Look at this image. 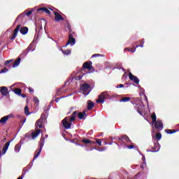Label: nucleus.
<instances>
[{
    "label": "nucleus",
    "mask_w": 179,
    "mask_h": 179,
    "mask_svg": "<svg viewBox=\"0 0 179 179\" xmlns=\"http://www.w3.org/2000/svg\"><path fill=\"white\" fill-rule=\"evenodd\" d=\"M80 120H83L85 115L86 116V112H80L78 113V111H74L71 116L66 117L62 121V124L65 129H71L72 127V123L76 120L78 117Z\"/></svg>",
    "instance_id": "obj_1"
},
{
    "label": "nucleus",
    "mask_w": 179,
    "mask_h": 179,
    "mask_svg": "<svg viewBox=\"0 0 179 179\" xmlns=\"http://www.w3.org/2000/svg\"><path fill=\"white\" fill-rule=\"evenodd\" d=\"M110 97V95L108 94V92H103L100 94V95L98 96V99L96 100L97 103L103 104L104 103V100L106 99H108Z\"/></svg>",
    "instance_id": "obj_2"
},
{
    "label": "nucleus",
    "mask_w": 179,
    "mask_h": 179,
    "mask_svg": "<svg viewBox=\"0 0 179 179\" xmlns=\"http://www.w3.org/2000/svg\"><path fill=\"white\" fill-rule=\"evenodd\" d=\"M90 85L87 83H84L80 86V89L83 91V94L87 96L90 93Z\"/></svg>",
    "instance_id": "obj_3"
},
{
    "label": "nucleus",
    "mask_w": 179,
    "mask_h": 179,
    "mask_svg": "<svg viewBox=\"0 0 179 179\" xmlns=\"http://www.w3.org/2000/svg\"><path fill=\"white\" fill-rule=\"evenodd\" d=\"M73 34H75V32H70L66 47L69 45V44H71V45H74L75 43H76V40L73 38Z\"/></svg>",
    "instance_id": "obj_4"
},
{
    "label": "nucleus",
    "mask_w": 179,
    "mask_h": 179,
    "mask_svg": "<svg viewBox=\"0 0 179 179\" xmlns=\"http://www.w3.org/2000/svg\"><path fill=\"white\" fill-rule=\"evenodd\" d=\"M92 62H86L83 64V67L81 69V71H83L84 69H88V71H92L93 69V66H92Z\"/></svg>",
    "instance_id": "obj_5"
},
{
    "label": "nucleus",
    "mask_w": 179,
    "mask_h": 179,
    "mask_svg": "<svg viewBox=\"0 0 179 179\" xmlns=\"http://www.w3.org/2000/svg\"><path fill=\"white\" fill-rule=\"evenodd\" d=\"M129 79L131 80V82H134L136 85L139 84V78L138 77L135 76L132 73H129Z\"/></svg>",
    "instance_id": "obj_6"
},
{
    "label": "nucleus",
    "mask_w": 179,
    "mask_h": 179,
    "mask_svg": "<svg viewBox=\"0 0 179 179\" xmlns=\"http://www.w3.org/2000/svg\"><path fill=\"white\" fill-rule=\"evenodd\" d=\"M154 124V127L157 131H162L163 129V122H162V120H157L155 122Z\"/></svg>",
    "instance_id": "obj_7"
},
{
    "label": "nucleus",
    "mask_w": 179,
    "mask_h": 179,
    "mask_svg": "<svg viewBox=\"0 0 179 179\" xmlns=\"http://www.w3.org/2000/svg\"><path fill=\"white\" fill-rule=\"evenodd\" d=\"M118 141L119 142H124V141H125V142H127V143H131V139L129 138V137H128V136L127 135H122L120 137H118Z\"/></svg>",
    "instance_id": "obj_8"
},
{
    "label": "nucleus",
    "mask_w": 179,
    "mask_h": 179,
    "mask_svg": "<svg viewBox=\"0 0 179 179\" xmlns=\"http://www.w3.org/2000/svg\"><path fill=\"white\" fill-rule=\"evenodd\" d=\"M159 150H160V144H159V142L155 141L154 145L152 147L151 152H159Z\"/></svg>",
    "instance_id": "obj_9"
},
{
    "label": "nucleus",
    "mask_w": 179,
    "mask_h": 179,
    "mask_svg": "<svg viewBox=\"0 0 179 179\" xmlns=\"http://www.w3.org/2000/svg\"><path fill=\"white\" fill-rule=\"evenodd\" d=\"M22 25L18 24L16 28L14 29V31L13 33V35L10 38V40H15V38H16V36H17V33H19V30H20V27Z\"/></svg>",
    "instance_id": "obj_10"
},
{
    "label": "nucleus",
    "mask_w": 179,
    "mask_h": 179,
    "mask_svg": "<svg viewBox=\"0 0 179 179\" xmlns=\"http://www.w3.org/2000/svg\"><path fill=\"white\" fill-rule=\"evenodd\" d=\"M0 93L3 96H8L9 94V90L6 87H0Z\"/></svg>",
    "instance_id": "obj_11"
},
{
    "label": "nucleus",
    "mask_w": 179,
    "mask_h": 179,
    "mask_svg": "<svg viewBox=\"0 0 179 179\" xmlns=\"http://www.w3.org/2000/svg\"><path fill=\"white\" fill-rule=\"evenodd\" d=\"M54 15H55V20L56 22H59V20L64 21L63 17H62L58 12L54 11Z\"/></svg>",
    "instance_id": "obj_12"
},
{
    "label": "nucleus",
    "mask_w": 179,
    "mask_h": 179,
    "mask_svg": "<svg viewBox=\"0 0 179 179\" xmlns=\"http://www.w3.org/2000/svg\"><path fill=\"white\" fill-rule=\"evenodd\" d=\"M34 46V44H33V43H31L28 46V48H27L25 50H24V51L22 52V54H23L24 55H27V54H29V51H31V48H33Z\"/></svg>",
    "instance_id": "obj_13"
},
{
    "label": "nucleus",
    "mask_w": 179,
    "mask_h": 179,
    "mask_svg": "<svg viewBox=\"0 0 179 179\" xmlns=\"http://www.w3.org/2000/svg\"><path fill=\"white\" fill-rule=\"evenodd\" d=\"M45 12V13H47V15H51V11H50V10H48V8H45V7H41L39 8L38 9V12Z\"/></svg>",
    "instance_id": "obj_14"
},
{
    "label": "nucleus",
    "mask_w": 179,
    "mask_h": 179,
    "mask_svg": "<svg viewBox=\"0 0 179 179\" xmlns=\"http://www.w3.org/2000/svg\"><path fill=\"white\" fill-rule=\"evenodd\" d=\"M24 14L22 13L20 14L17 17L15 20V22H17L19 20L20 23H23V21L24 20Z\"/></svg>",
    "instance_id": "obj_15"
},
{
    "label": "nucleus",
    "mask_w": 179,
    "mask_h": 179,
    "mask_svg": "<svg viewBox=\"0 0 179 179\" xmlns=\"http://www.w3.org/2000/svg\"><path fill=\"white\" fill-rule=\"evenodd\" d=\"M40 132H41V129H37L36 131L32 132L31 134L32 139H35L37 136H38V135H40Z\"/></svg>",
    "instance_id": "obj_16"
},
{
    "label": "nucleus",
    "mask_w": 179,
    "mask_h": 179,
    "mask_svg": "<svg viewBox=\"0 0 179 179\" xmlns=\"http://www.w3.org/2000/svg\"><path fill=\"white\" fill-rule=\"evenodd\" d=\"M20 31L21 34H23L24 36L25 34H27V33H29V28H27V27H21Z\"/></svg>",
    "instance_id": "obj_17"
},
{
    "label": "nucleus",
    "mask_w": 179,
    "mask_h": 179,
    "mask_svg": "<svg viewBox=\"0 0 179 179\" xmlns=\"http://www.w3.org/2000/svg\"><path fill=\"white\" fill-rule=\"evenodd\" d=\"M11 117H12L11 115H6L3 117L0 120V124H6V121H8V120H9V118H10Z\"/></svg>",
    "instance_id": "obj_18"
},
{
    "label": "nucleus",
    "mask_w": 179,
    "mask_h": 179,
    "mask_svg": "<svg viewBox=\"0 0 179 179\" xmlns=\"http://www.w3.org/2000/svg\"><path fill=\"white\" fill-rule=\"evenodd\" d=\"M9 145H10V141L7 142L2 150L3 152V155H5V153H6V151L8 150V149L9 148Z\"/></svg>",
    "instance_id": "obj_19"
},
{
    "label": "nucleus",
    "mask_w": 179,
    "mask_h": 179,
    "mask_svg": "<svg viewBox=\"0 0 179 179\" xmlns=\"http://www.w3.org/2000/svg\"><path fill=\"white\" fill-rule=\"evenodd\" d=\"M93 107H94V103L91 100L87 101V110H92Z\"/></svg>",
    "instance_id": "obj_20"
},
{
    "label": "nucleus",
    "mask_w": 179,
    "mask_h": 179,
    "mask_svg": "<svg viewBox=\"0 0 179 179\" xmlns=\"http://www.w3.org/2000/svg\"><path fill=\"white\" fill-rule=\"evenodd\" d=\"M45 120V115L43 113L41 116V118L36 121L37 124H43Z\"/></svg>",
    "instance_id": "obj_21"
},
{
    "label": "nucleus",
    "mask_w": 179,
    "mask_h": 179,
    "mask_svg": "<svg viewBox=\"0 0 179 179\" xmlns=\"http://www.w3.org/2000/svg\"><path fill=\"white\" fill-rule=\"evenodd\" d=\"M20 149H22V144L20 143H17L14 148L15 153H19V152H20Z\"/></svg>",
    "instance_id": "obj_22"
},
{
    "label": "nucleus",
    "mask_w": 179,
    "mask_h": 179,
    "mask_svg": "<svg viewBox=\"0 0 179 179\" xmlns=\"http://www.w3.org/2000/svg\"><path fill=\"white\" fill-rule=\"evenodd\" d=\"M41 150H42L40 148L36 150L33 160H36L38 157V156H40V153H41Z\"/></svg>",
    "instance_id": "obj_23"
},
{
    "label": "nucleus",
    "mask_w": 179,
    "mask_h": 179,
    "mask_svg": "<svg viewBox=\"0 0 179 179\" xmlns=\"http://www.w3.org/2000/svg\"><path fill=\"white\" fill-rule=\"evenodd\" d=\"M29 170H30V166H28L24 168L22 173V177H24V176H26V173H29Z\"/></svg>",
    "instance_id": "obj_24"
},
{
    "label": "nucleus",
    "mask_w": 179,
    "mask_h": 179,
    "mask_svg": "<svg viewBox=\"0 0 179 179\" xmlns=\"http://www.w3.org/2000/svg\"><path fill=\"white\" fill-rule=\"evenodd\" d=\"M20 61H22V58L18 57L15 62H14L13 65V68H15V66H18V65L20 64Z\"/></svg>",
    "instance_id": "obj_25"
},
{
    "label": "nucleus",
    "mask_w": 179,
    "mask_h": 179,
    "mask_svg": "<svg viewBox=\"0 0 179 179\" xmlns=\"http://www.w3.org/2000/svg\"><path fill=\"white\" fill-rule=\"evenodd\" d=\"M44 138L41 137L39 141V149L43 150V148L44 146Z\"/></svg>",
    "instance_id": "obj_26"
},
{
    "label": "nucleus",
    "mask_w": 179,
    "mask_h": 179,
    "mask_svg": "<svg viewBox=\"0 0 179 179\" xmlns=\"http://www.w3.org/2000/svg\"><path fill=\"white\" fill-rule=\"evenodd\" d=\"M13 92L15 94H17V96H20L22 93V90L20 88H15L13 90Z\"/></svg>",
    "instance_id": "obj_27"
},
{
    "label": "nucleus",
    "mask_w": 179,
    "mask_h": 179,
    "mask_svg": "<svg viewBox=\"0 0 179 179\" xmlns=\"http://www.w3.org/2000/svg\"><path fill=\"white\" fill-rule=\"evenodd\" d=\"M124 51H129V52H135L136 51V47L134 48H125Z\"/></svg>",
    "instance_id": "obj_28"
},
{
    "label": "nucleus",
    "mask_w": 179,
    "mask_h": 179,
    "mask_svg": "<svg viewBox=\"0 0 179 179\" xmlns=\"http://www.w3.org/2000/svg\"><path fill=\"white\" fill-rule=\"evenodd\" d=\"M151 120H152V122L153 124H155V122H156L157 120V117H156V113H152L151 114Z\"/></svg>",
    "instance_id": "obj_29"
},
{
    "label": "nucleus",
    "mask_w": 179,
    "mask_h": 179,
    "mask_svg": "<svg viewBox=\"0 0 179 179\" xmlns=\"http://www.w3.org/2000/svg\"><path fill=\"white\" fill-rule=\"evenodd\" d=\"M178 131L176 130V129H165V132L166 134H176V132H177Z\"/></svg>",
    "instance_id": "obj_30"
},
{
    "label": "nucleus",
    "mask_w": 179,
    "mask_h": 179,
    "mask_svg": "<svg viewBox=\"0 0 179 179\" xmlns=\"http://www.w3.org/2000/svg\"><path fill=\"white\" fill-rule=\"evenodd\" d=\"M82 142H83V143H85V145H89V143H94V142H93L90 140L86 139V138L83 139Z\"/></svg>",
    "instance_id": "obj_31"
},
{
    "label": "nucleus",
    "mask_w": 179,
    "mask_h": 179,
    "mask_svg": "<svg viewBox=\"0 0 179 179\" xmlns=\"http://www.w3.org/2000/svg\"><path fill=\"white\" fill-rule=\"evenodd\" d=\"M23 13L24 14V16H30V15H31V13H33V10H24L23 12Z\"/></svg>",
    "instance_id": "obj_32"
},
{
    "label": "nucleus",
    "mask_w": 179,
    "mask_h": 179,
    "mask_svg": "<svg viewBox=\"0 0 179 179\" xmlns=\"http://www.w3.org/2000/svg\"><path fill=\"white\" fill-rule=\"evenodd\" d=\"M140 45H136V48H138V47H143V44H145V39H142L141 41H139Z\"/></svg>",
    "instance_id": "obj_33"
},
{
    "label": "nucleus",
    "mask_w": 179,
    "mask_h": 179,
    "mask_svg": "<svg viewBox=\"0 0 179 179\" xmlns=\"http://www.w3.org/2000/svg\"><path fill=\"white\" fill-rule=\"evenodd\" d=\"M24 113L25 115H30V112L29 111V106H27L24 107Z\"/></svg>",
    "instance_id": "obj_34"
},
{
    "label": "nucleus",
    "mask_w": 179,
    "mask_h": 179,
    "mask_svg": "<svg viewBox=\"0 0 179 179\" xmlns=\"http://www.w3.org/2000/svg\"><path fill=\"white\" fill-rule=\"evenodd\" d=\"M131 100L130 97H123L120 101H122L123 103H127V101H129Z\"/></svg>",
    "instance_id": "obj_35"
},
{
    "label": "nucleus",
    "mask_w": 179,
    "mask_h": 179,
    "mask_svg": "<svg viewBox=\"0 0 179 179\" xmlns=\"http://www.w3.org/2000/svg\"><path fill=\"white\" fill-rule=\"evenodd\" d=\"M155 138L157 141H160V139H162V133H157L155 134Z\"/></svg>",
    "instance_id": "obj_36"
},
{
    "label": "nucleus",
    "mask_w": 179,
    "mask_h": 179,
    "mask_svg": "<svg viewBox=\"0 0 179 179\" xmlns=\"http://www.w3.org/2000/svg\"><path fill=\"white\" fill-rule=\"evenodd\" d=\"M62 52L64 55H69L71 54V50H62Z\"/></svg>",
    "instance_id": "obj_37"
},
{
    "label": "nucleus",
    "mask_w": 179,
    "mask_h": 179,
    "mask_svg": "<svg viewBox=\"0 0 179 179\" xmlns=\"http://www.w3.org/2000/svg\"><path fill=\"white\" fill-rule=\"evenodd\" d=\"M34 103H35V104L38 105V103H40V101L38 100V98H37V96H34Z\"/></svg>",
    "instance_id": "obj_38"
},
{
    "label": "nucleus",
    "mask_w": 179,
    "mask_h": 179,
    "mask_svg": "<svg viewBox=\"0 0 179 179\" xmlns=\"http://www.w3.org/2000/svg\"><path fill=\"white\" fill-rule=\"evenodd\" d=\"M9 70L5 67L4 69H2L0 71V73H6V72H8Z\"/></svg>",
    "instance_id": "obj_39"
},
{
    "label": "nucleus",
    "mask_w": 179,
    "mask_h": 179,
    "mask_svg": "<svg viewBox=\"0 0 179 179\" xmlns=\"http://www.w3.org/2000/svg\"><path fill=\"white\" fill-rule=\"evenodd\" d=\"M36 127L37 128V129H41V128H43V124H37L36 123Z\"/></svg>",
    "instance_id": "obj_40"
},
{
    "label": "nucleus",
    "mask_w": 179,
    "mask_h": 179,
    "mask_svg": "<svg viewBox=\"0 0 179 179\" xmlns=\"http://www.w3.org/2000/svg\"><path fill=\"white\" fill-rule=\"evenodd\" d=\"M66 28L69 29V34H71V33H73V31H72V29H71V24H68Z\"/></svg>",
    "instance_id": "obj_41"
},
{
    "label": "nucleus",
    "mask_w": 179,
    "mask_h": 179,
    "mask_svg": "<svg viewBox=\"0 0 179 179\" xmlns=\"http://www.w3.org/2000/svg\"><path fill=\"white\" fill-rule=\"evenodd\" d=\"M83 78V75H79L78 76L76 77V80H80Z\"/></svg>",
    "instance_id": "obj_42"
},
{
    "label": "nucleus",
    "mask_w": 179,
    "mask_h": 179,
    "mask_svg": "<svg viewBox=\"0 0 179 179\" xmlns=\"http://www.w3.org/2000/svg\"><path fill=\"white\" fill-rule=\"evenodd\" d=\"M92 57V58H96V57H103V55L101 54H94Z\"/></svg>",
    "instance_id": "obj_43"
},
{
    "label": "nucleus",
    "mask_w": 179,
    "mask_h": 179,
    "mask_svg": "<svg viewBox=\"0 0 179 179\" xmlns=\"http://www.w3.org/2000/svg\"><path fill=\"white\" fill-rule=\"evenodd\" d=\"M96 143L99 145V146H101V140L96 138Z\"/></svg>",
    "instance_id": "obj_44"
},
{
    "label": "nucleus",
    "mask_w": 179,
    "mask_h": 179,
    "mask_svg": "<svg viewBox=\"0 0 179 179\" xmlns=\"http://www.w3.org/2000/svg\"><path fill=\"white\" fill-rule=\"evenodd\" d=\"M117 89H121L122 87H124V84H120L116 86Z\"/></svg>",
    "instance_id": "obj_45"
},
{
    "label": "nucleus",
    "mask_w": 179,
    "mask_h": 179,
    "mask_svg": "<svg viewBox=\"0 0 179 179\" xmlns=\"http://www.w3.org/2000/svg\"><path fill=\"white\" fill-rule=\"evenodd\" d=\"M10 62H12V59L7 60V61H6V62L4 63V65H9V64H10Z\"/></svg>",
    "instance_id": "obj_46"
},
{
    "label": "nucleus",
    "mask_w": 179,
    "mask_h": 179,
    "mask_svg": "<svg viewBox=\"0 0 179 179\" xmlns=\"http://www.w3.org/2000/svg\"><path fill=\"white\" fill-rule=\"evenodd\" d=\"M61 99H62V97L56 98V99H55V101L56 103H58V101H59V100H61Z\"/></svg>",
    "instance_id": "obj_47"
},
{
    "label": "nucleus",
    "mask_w": 179,
    "mask_h": 179,
    "mask_svg": "<svg viewBox=\"0 0 179 179\" xmlns=\"http://www.w3.org/2000/svg\"><path fill=\"white\" fill-rule=\"evenodd\" d=\"M20 96H21V97H23L24 99L27 97V95H26L25 94H21Z\"/></svg>",
    "instance_id": "obj_48"
},
{
    "label": "nucleus",
    "mask_w": 179,
    "mask_h": 179,
    "mask_svg": "<svg viewBox=\"0 0 179 179\" xmlns=\"http://www.w3.org/2000/svg\"><path fill=\"white\" fill-rule=\"evenodd\" d=\"M29 92L30 93H31V92H34V90H33V88H31V87H29Z\"/></svg>",
    "instance_id": "obj_49"
},
{
    "label": "nucleus",
    "mask_w": 179,
    "mask_h": 179,
    "mask_svg": "<svg viewBox=\"0 0 179 179\" xmlns=\"http://www.w3.org/2000/svg\"><path fill=\"white\" fill-rule=\"evenodd\" d=\"M128 149H134V145H128Z\"/></svg>",
    "instance_id": "obj_50"
},
{
    "label": "nucleus",
    "mask_w": 179,
    "mask_h": 179,
    "mask_svg": "<svg viewBox=\"0 0 179 179\" xmlns=\"http://www.w3.org/2000/svg\"><path fill=\"white\" fill-rule=\"evenodd\" d=\"M137 113H138V114H140V115H142V111H141L139 109H137Z\"/></svg>",
    "instance_id": "obj_51"
},
{
    "label": "nucleus",
    "mask_w": 179,
    "mask_h": 179,
    "mask_svg": "<svg viewBox=\"0 0 179 179\" xmlns=\"http://www.w3.org/2000/svg\"><path fill=\"white\" fill-rule=\"evenodd\" d=\"M23 177H24V176H23V175H21V176L17 178V179H23Z\"/></svg>",
    "instance_id": "obj_52"
},
{
    "label": "nucleus",
    "mask_w": 179,
    "mask_h": 179,
    "mask_svg": "<svg viewBox=\"0 0 179 179\" xmlns=\"http://www.w3.org/2000/svg\"><path fill=\"white\" fill-rule=\"evenodd\" d=\"M57 93H59V92H61V89H59V90H57Z\"/></svg>",
    "instance_id": "obj_53"
},
{
    "label": "nucleus",
    "mask_w": 179,
    "mask_h": 179,
    "mask_svg": "<svg viewBox=\"0 0 179 179\" xmlns=\"http://www.w3.org/2000/svg\"><path fill=\"white\" fill-rule=\"evenodd\" d=\"M5 141H6V138H3V142H5Z\"/></svg>",
    "instance_id": "obj_54"
},
{
    "label": "nucleus",
    "mask_w": 179,
    "mask_h": 179,
    "mask_svg": "<svg viewBox=\"0 0 179 179\" xmlns=\"http://www.w3.org/2000/svg\"><path fill=\"white\" fill-rule=\"evenodd\" d=\"M103 150H104V149H103V150H99V152H103Z\"/></svg>",
    "instance_id": "obj_55"
},
{
    "label": "nucleus",
    "mask_w": 179,
    "mask_h": 179,
    "mask_svg": "<svg viewBox=\"0 0 179 179\" xmlns=\"http://www.w3.org/2000/svg\"><path fill=\"white\" fill-rule=\"evenodd\" d=\"M144 96L145 97V100H148V97H146V95H144Z\"/></svg>",
    "instance_id": "obj_56"
},
{
    "label": "nucleus",
    "mask_w": 179,
    "mask_h": 179,
    "mask_svg": "<svg viewBox=\"0 0 179 179\" xmlns=\"http://www.w3.org/2000/svg\"><path fill=\"white\" fill-rule=\"evenodd\" d=\"M45 138H48V135L46 134V135L45 136Z\"/></svg>",
    "instance_id": "obj_57"
},
{
    "label": "nucleus",
    "mask_w": 179,
    "mask_h": 179,
    "mask_svg": "<svg viewBox=\"0 0 179 179\" xmlns=\"http://www.w3.org/2000/svg\"><path fill=\"white\" fill-rule=\"evenodd\" d=\"M1 156H2V153L1 152V150H0V157H1Z\"/></svg>",
    "instance_id": "obj_58"
},
{
    "label": "nucleus",
    "mask_w": 179,
    "mask_h": 179,
    "mask_svg": "<svg viewBox=\"0 0 179 179\" xmlns=\"http://www.w3.org/2000/svg\"><path fill=\"white\" fill-rule=\"evenodd\" d=\"M141 169H143V166H141Z\"/></svg>",
    "instance_id": "obj_59"
},
{
    "label": "nucleus",
    "mask_w": 179,
    "mask_h": 179,
    "mask_svg": "<svg viewBox=\"0 0 179 179\" xmlns=\"http://www.w3.org/2000/svg\"><path fill=\"white\" fill-rule=\"evenodd\" d=\"M68 114H71V113H68Z\"/></svg>",
    "instance_id": "obj_60"
},
{
    "label": "nucleus",
    "mask_w": 179,
    "mask_h": 179,
    "mask_svg": "<svg viewBox=\"0 0 179 179\" xmlns=\"http://www.w3.org/2000/svg\"><path fill=\"white\" fill-rule=\"evenodd\" d=\"M0 149H1V146H0Z\"/></svg>",
    "instance_id": "obj_61"
}]
</instances>
